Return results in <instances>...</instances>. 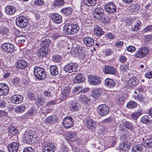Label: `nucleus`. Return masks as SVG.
Returning <instances> with one entry per match:
<instances>
[{"instance_id":"obj_1","label":"nucleus","mask_w":152,"mask_h":152,"mask_svg":"<svg viewBox=\"0 0 152 152\" xmlns=\"http://www.w3.org/2000/svg\"><path fill=\"white\" fill-rule=\"evenodd\" d=\"M79 29L77 24H67L64 27V31L66 35H73L77 33Z\"/></svg>"},{"instance_id":"obj_2","label":"nucleus","mask_w":152,"mask_h":152,"mask_svg":"<svg viewBox=\"0 0 152 152\" xmlns=\"http://www.w3.org/2000/svg\"><path fill=\"white\" fill-rule=\"evenodd\" d=\"M34 132L28 130L24 132L23 136V140L26 143L30 144L32 142L34 137Z\"/></svg>"},{"instance_id":"obj_3","label":"nucleus","mask_w":152,"mask_h":152,"mask_svg":"<svg viewBox=\"0 0 152 152\" xmlns=\"http://www.w3.org/2000/svg\"><path fill=\"white\" fill-rule=\"evenodd\" d=\"M34 73L35 77L38 79L41 80L45 77V72L43 68L35 67L34 69Z\"/></svg>"},{"instance_id":"obj_4","label":"nucleus","mask_w":152,"mask_h":152,"mask_svg":"<svg viewBox=\"0 0 152 152\" xmlns=\"http://www.w3.org/2000/svg\"><path fill=\"white\" fill-rule=\"evenodd\" d=\"M16 23L17 26L21 28H24L28 24V19L26 17L21 16L16 19Z\"/></svg>"},{"instance_id":"obj_5","label":"nucleus","mask_w":152,"mask_h":152,"mask_svg":"<svg viewBox=\"0 0 152 152\" xmlns=\"http://www.w3.org/2000/svg\"><path fill=\"white\" fill-rule=\"evenodd\" d=\"M1 48L3 51L8 53H12L15 49L14 45L12 43L9 42L2 44L1 46Z\"/></svg>"},{"instance_id":"obj_6","label":"nucleus","mask_w":152,"mask_h":152,"mask_svg":"<svg viewBox=\"0 0 152 152\" xmlns=\"http://www.w3.org/2000/svg\"><path fill=\"white\" fill-rule=\"evenodd\" d=\"M148 52V49L146 47H142L136 51L135 56L137 58H142L147 55Z\"/></svg>"},{"instance_id":"obj_7","label":"nucleus","mask_w":152,"mask_h":152,"mask_svg":"<svg viewBox=\"0 0 152 152\" xmlns=\"http://www.w3.org/2000/svg\"><path fill=\"white\" fill-rule=\"evenodd\" d=\"M98 113L102 116L106 115L109 112L108 108L105 104H101L99 106L97 109Z\"/></svg>"},{"instance_id":"obj_8","label":"nucleus","mask_w":152,"mask_h":152,"mask_svg":"<svg viewBox=\"0 0 152 152\" xmlns=\"http://www.w3.org/2000/svg\"><path fill=\"white\" fill-rule=\"evenodd\" d=\"M78 66L77 64L72 63L66 65L64 67V69L66 72L71 73L75 71Z\"/></svg>"},{"instance_id":"obj_9","label":"nucleus","mask_w":152,"mask_h":152,"mask_svg":"<svg viewBox=\"0 0 152 152\" xmlns=\"http://www.w3.org/2000/svg\"><path fill=\"white\" fill-rule=\"evenodd\" d=\"M104 9L107 12L110 13H112L115 12L116 8L114 3L110 2L105 4Z\"/></svg>"},{"instance_id":"obj_10","label":"nucleus","mask_w":152,"mask_h":152,"mask_svg":"<svg viewBox=\"0 0 152 152\" xmlns=\"http://www.w3.org/2000/svg\"><path fill=\"white\" fill-rule=\"evenodd\" d=\"M88 81L91 85H99L101 83V79L97 76H90L88 77Z\"/></svg>"},{"instance_id":"obj_11","label":"nucleus","mask_w":152,"mask_h":152,"mask_svg":"<svg viewBox=\"0 0 152 152\" xmlns=\"http://www.w3.org/2000/svg\"><path fill=\"white\" fill-rule=\"evenodd\" d=\"M62 124L64 127L66 129L71 127L73 124V119L70 117L67 116L63 119Z\"/></svg>"},{"instance_id":"obj_12","label":"nucleus","mask_w":152,"mask_h":152,"mask_svg":"<svg viewBox=\"0 0 152 152\" xmlns=\"http://www.w3.org/2000/svg\"><path fill=\"white\" fill-rule=\"evenodd\" d=\"M70 88L68 86L63 87L61 90V99L63 100L70 95Z\"/></svg>"},{"instance_id":"obj_13","label":"nucleus","mask_w":152,"mask_h":152,"mask_svg":"<svg viewBox=\"0 0 152 152\" xmlns=\"http://www.w3.org/2000/svg\"><path fill=\"white\" fill-rule=\"evenodd\" d=\"M104 71L107 74L115 75L117 73L116 69L112 66L105 65L104 68Z\"/></svg>"},{"instance_id":"obj_14","label":"nucleus","mask_w":152,"mask_h":152,"mask_svg":"<svg viewBox=\"0 0 152 152\" xmlns=\"http://www.w3.org/2000/svg\"><path fill=\"white\" fill-rule=\"evenodd\" d=\"M55 148L56 146L52 143L44 144L42 148V152H54Z\"/></svg>"},{"instance_id":"obj_15","label":"nucleus","mask_w":152,"mask_h":152,"mask_svg":"<svg viewBox=\"0 0 152 152\" xmlns=\"http://www.w3.org/2000/svg\"><path fill=\"white\" fill-rule=\"evenodd\" d=\"M9 91L8 86L4 83H0V96L7 95Z\"/></svg>"},{"instance_id":"obj_16","label":"nucleus","mask_w":152,"mask_h":152,"mask_svg":"<svg viewBox=\"0 0 152 152\" xmlns=\"http://www.w3.org/2000/svg\"><path fill=\"white\" fill-rule=\"evenodd\" d=\"M19 144L17 142L12 143L8 145V149L9 152H17L19 148Z\"/></svg>"},{"instance_id":"obj_17","label":"nucleus","mask_w":152,"mask_h":152,"mask_svg":"<svg viewBox=\"0 0 152 152\" xmlns=\"http://www.w3.org/2000/svg\"><path fill=\"white\" fill-rule=\"evenodd\" d=\"M51 18L53 22L57 24L61 23L62 21L61 16L57 13L52 14Z\"/></svg>"},{"instance_id":"obj_18","label":"nucleus","mask_w":152,"mask_h":152,"mask_svg":"<svg viewBox=\"0 0 152 152\" xmlns=\"http://www.w3.org/2000/svg\"><path fill=\"white\" fill-rule=\"evenodd\" d=\"M104 12V10L101 8L100 7L96 8L94 12V17L96 19H99L103 15Z\"/></svg>"},{"instance_id":"obj_19","label":"nucleus","mask_w":152,"mask_h":152,"mask_svg":"<svg viewBox=\"0 0 152 152\" xmlns=\"http://www.w3.org/2000/svg\"><path fill=\"white\" fill-rule=\"evenodd\" d=\"M11 99L13 103L18 104L20 103L23 100V97L22 95L18 94L13 96Z\"/></svg>"},{"instance_id":"obj_20","label":"nucleus","mask_w":152,"mask_h":152,"mask_svg":"<svg viewBox=\"0 0 152 152\" xmlns=\"http://www.w3.org/2000/svg\"><path fill=\"white\" fill-rule=\"evenodd\" d=\"M130 143L127 141H124L119 144V148L120 150L128 151L130 148Z\"/></svg>"},{"instance_id":"obj_21","label":"nucleus","mask_w":152,"mask_h":152,"mask_svg":"<svg viewBox=\"0 0 152 152\" xmlns=\"http://www.w3.org/2000/svg\"><path fill=\"white\" fill-rule=\"evenodd\" d=\"M48 54V49L45 48H41L37 51V55L40 58H43Z\"/></svg>"},{"instance_id":"obj_22","label":"nucleus","mask_w":152,"mask_h":152,"mask_svg":"<svg viewBox=\"0 0 152 152\" xmlns=\"http://www.w3.org/2000/svg\"><path fill=\"white\" fill-rule=\"evenodd\" d=\"M84 44L88 47H91L94 43V40L90 37H87L83 39Z\"/></svg>"},{"instance_id":"obj_23","label":"nucleus","mask_w":152,"mask_h":152,"mask_svg":"<svg viewBox=\"0 0 152 152\" xmlns=\"http://www.w3.org/2000/svg\"><path fill=\"white\" fill-rule=\"evenodd\" d=\"M69 107L70 110L74 112L78 111L80 108L79 104L75 101H73L70 103Z\"/></svg>"},{"instance_id":"obj_24","label":"nucleus","mask_w":152,"mask_h":152,"mask_svg":"<svg viewBox=\"0 0 152 152\" xmlns=\"http://www.w3.org/2000/svg\"><path fill=\"white\" fill-rule=\"evenodd\" d=\"M141 121L144 124L152 122V116L150 114L145 115L141 118Z\"/></svg>"},{"instance_id":"obj_25","label":"nucleus","mask_w":152,"mask_h":152,"mask_svg":"<svg viewBox=\"0 0 152 152\" xmlns=\"http://www.w3.org/2000/svg\"><path fill=\"white\" fill-rule=\"evenodd\" d=\"M86 123L87 128L90 129H93L96 125V122L91 119L87 120Z\"/></svg>"},{"instance_id":"obj_26","label":"nucleus","mask_w":152,"mask_h":152,"mask_svg":"<svg viewBox=\"0 0 152 152\" xmlns=\"http://www.w3.org/2000/svg\"><path fill=\"white\" fill-rule=\"evenodd\" d=\"M28 65L27 63L23 60L19 61L17 63L16 67L20 69H23L26 68Z\"/></svg>"},{"instance_id":"obj_27","label":"nucleus","mask_w":152,"mask_h":152,"mask_svg":"<svg viewBox=\"0 0 152 152\" xmlns=\"http://www.w3.org/2000/svg\"><path fill=\"white\" fill-rule=\"evenodd\" d=\"M138 82V80L134 76L128 81L127 84L129 86H132L137 85Z\"/></svg>"},{"instance_id":"obj_28","label":"nucleus","mask_w":152,"mask_h":152,"mask_svg":"<svg viewBox=\"0 0 152 152\" xmlns=\"http://www.w3.org/2000/svg\"><path fill=\"white\" fill-rule=\"evenodd\" d=\"M15 11L16 8L12 6H8L5 8V12L7 14L9 15L13 14Z\"/></svg>"},{"instance_id":"obj_29","label":"nucleus","mask_w":152,"mask_h":152,"mask_svg":"<svg viewBox=\"0 0 152 152\" xmlns=\"http://www.w3.org/2000/svg\"><path fill=\"white\" fill-rule=\"evenodd\" d=\"M106 86L109 88H112L114 86L115 83L113 79L110 78H107L105 81Z\"/></svg>"},{"instance_id":"obj_30","label":"nucleus","mask_w":152,"mask_h":152,"mask_svg":"<svg viewBox=\"0 0 152 152\" xmlns=\"http://www.w3.org/2000/svg\"><path fill=\"white\" fill-rule=\"evenodd\" d=\"M84 78L81 74H79L76 76L73 80L75 83H80L84 81Z\"/></svg>"},{"instance_id":"obj_31","label":"nucleus","mask_w":152,"mask_h":152,"mask_svg":"<svg viewBox=\"0 0 152 152\" xmlns=\"http://www.w3.org/2000/svg\"><path fill=\"white\" fill-rule=\"evenodd\" d=\"M94 34L98 36H101L104 33L102 28L98 26H96L94 27Z\"/></svg>"},{"instance_id":"obj_32","label":"nucleus","mask_w":152,"mask_h":152,"mask_svg":"<svg viewBox=\"0 0 152 152\" xmlns=\"http://www.w3.org/2000/svg\"><path fill=\"white\" fill-rule=\"evenodd\" d=\"M130 11L132 12L137 13L140 9V7L139 4H133L131 7Z\"/></svg>"},{"instance_id":"obj_33","label":"nucleus","mask_w":152,"mask_h":152,"mask_svg":"<svg viewBox=\"0 0 152 152\" xmlns=\"http://www.w3.org/2000/svg\"><path fill=\"white\" fill-rule=\"evenodd\" d=\"M57 120L56 116L51 115L47 117L45 120V122L46 123L49 124H51L55 122Z\"/></svg>"},{"instance_id":"obj_34","label":"nucleus","mask_w":152,"mask_h":152,"mask_svg":"<svg viewBox=\"0 0 152 152\" xmlns=\"http://www.w3.org/2000/svg\"><path fill=\"white\" fill-rule=\"evenodd\" d=\"M50 70L51 74L53 75H56L58 74V69L56 65L50 66Z\"/></svg>"},{"instance_id":"obj_35","label":"nucleus","mask_w":152,"mask_h":152,"mask_svg":"<svg viewBox=\"0 0 152 152\" xmlns=\"http://www.w3.org/2000/svg\"><path fill=\"white\" fill-rule=\"evenodd\" d=\"M72 10L70 7H67L63 8L61 10V12L64 15H68L72 14Z\"/></svg>"},{"instance_id":"obj_36","label":"nucleus","mask_w":152,"mask_h":152,"mask_svg":"<svg viewBox=\"0 0 152 152\" xmlns=\"http://www.w3.org/2000/svg\"><path fill=\"white\" fill-rule=\"evenodd\" d=\"M142 111L141 110L133 113L131 115V117L134 120L137 119L142 113Z\"/></svg>"},{"instance_id":"obj_37","label":"nucleus","mask_w":152,"mask_h":152,"mask_svg":"<svg viewBox=\"0 0 152 152\" xmlns=\"http://www.w3.org/2000/svg\"><path fill=\"white\" fill-rule=\"evenodd\" d=\"M138 105L137 103L134 101H131L128 102L126 105L127 107L129 109L135 108Z\"/></svg>"},{"instance_id":"obj_38","label":"nucleus","mask_w":152,"mask_h":152,"mask_svg":"<svg viewBox=\"0 0 152 152\" xmlns=\"http://www.w3.org/2000/svg\"><path fill=\"white\" fill-rule=\"evenodd\" d=\"M50 39H45L41 42L40 46L42 48H47L50 46Z\"/></svg>"},{"instance_id":"obj_39","label":"nucleus","mask_w":152,"mask_h":152,"mask_svg":"<svg viewBox=\"0 0 152 152\" xmlns=\"http://www.w3.org/2000/svg\"><path fill=\"white\" fill-rule=\"evenodd\" d=\"M84 3L88 6H93L96 3V0H83Z\"/></svg>"},{"instance_id":"obj_40","label":"nucleus","mask_w":152,"mask_h":152,"mask_svg":"<svg viewBox=\"0 0 152 152\" xmlns=\"http://www.w3.org/2000/svg\"><path fill=\"white\" fill-rule=\"evenodd\" d=\"M143 146L141 145H134L132 148V152H141L142 150Z\"/></svg>"},{"instance_id":"obj_41","label":"nucleus","mask_w":152,"mask_h":152,"mask_svg":"<svg viewBox=\"0 0 152 152\" xmlns=\"http://www.w3.org/2000/svg\"><path fill=\"white\" fill-rule=\"evenodd\" d=\"M101 91L98 89H96L92 93L91 96L94 98L99 97L101 94Z\"/></svg>"},{"instance_id":"obj_42","label":"nucleus","mask_w":152,"mask_h":152,"mask_svg":"<svg viewBox=\"0 0 152 152\" xmlns=\"http://www.w3.org/2000/svg\"><path fill=\"white\" fill-rule=\"evenodd\" d=\"M82 88L81 86H76L73 89L72 91V95H74L76 94L82 92Z\"/></svg>"},{"instance_id":"obj_43","label":"nucleus","mask_w":152,"mask_h":152,"mask_svg":"<svg viewBox=\"0 0 152 152\" xmlns=\"http://www.w3.org/2000/svg\"><path fill=\"white\" fill-rule=\"evenodd\" d=\"M9 131L10 134L13 135H16L18 133V130L12 126L9 127Z\"/></svg>"},{"instance_id":"obj_44","label":"nucleus","mask_w":152,"mask_h":152,"mask_svg":"<svg viewBox=\"0 0 152 152\" xmlns=\"http://www.w3.org/2000/svg\"><path fill=\"white\" fill-rule=\"evenodd\" d=\"M76 134L75 132H70L68 134V137L71 141L75 140H76Z\"/></svg>"},{"instance_id":"obj_45","label":"nucleus","mask_w":152,"mask_h":152,"mask_svg":"<svg viewBox=\"0 0 152 152\" xmlns=\"http://www.w3.org/2000/svg\"><path fill=\"white\" fill-rule=\"evenodd\" d=\"M142 25L141 23L139 21H138L135 24L134 26L132 28V30L134 31H137L140 28V26Z\"/></svg>"},{"instance_id":"obj_46","label":"nucleus","mask_w":152,"mask_h":152,"mask_svg":"<svg viewBox=\"0 0 152 152\" xmlns=\"http://www.w3.org/2000/svg\"><path fill=\"white\" fill-rule=\"evenodd\" d=\"M15 110L17 113H22L25 111V106L23 105H20L16 107Z\"/></svg>"},{"instance_id":"obj_47","label":"nucleus","mask_w":152,"mask_h":152,"mask_svg":"<svg viewBox=\"0 0 152 152\" xmlns=\"http://www.w3.org/2000/svg\"><path fill=\"white\" fill-rule=\"evenodd\" d=\"M64 0H55L54 5L56 6L59 7L64 5Z\"/></svg>"},{"instance_id":"obj_48","label":"nucleus","mask_w":152,"mask_h":152,"mask_svg":"<svg viewBox=\"0 0 152 152\" xmlns=\"http://www.w3.org/2000/svg\"><path fill=\"white\" fill-rule=\"evenodd\" d=\"M145 145L147 148L152 147V138H149L146 140Z\"/></svg>"},{"instance_id":"obj_49","label":"nucleus","mask_w":152,"mask_h":152,"mask_svg":"<svg viewBox=\"0 0 152 152\" xmlns=\"http://www.w3.org/2000/svg\"><path fill=\"white\" fill-rule=\"evenodd\" d=\"M53 60L55 62L59 63L61 59V56L59 55H54L52 58Z\"/></svg>"},{"instance_id":"obj_50","label":"nucleus","mask_w":152,"mask_h":152,"mask_svg":"<svg viewBox=\"0 0 152 152\" xmlns=\"http://www.w3.org/2000/svg\"><path fill=\"white\" fill-rule=\"evenodd\" d=\"M134 97L135 99L138 100L140 102H142L144 100V97L141 94H139L136 95H134Z\"/></svg>"},{"instance_id":"obj_51","label":"nucleus","mask_w":152,"mask_h":152,"mask_svg":"<svg viewBox=\"0 0 152 152\" xmlns=\"http://www.w3.org/2000/svg\"><path fill=\"white\" fill-rule=\"evenodd\" d=\"M79 100L83 104L85 103L88 100L86 96L83 94L79 96Z\"/></svg>"},{"instance_id":"obj_52","label":"nucleus","mask_w":152,"mask_h":152,"mask_svg":"<svg viewBox=\"0 0 152 152\" xmlns=\"http://www.w3.org/2000/svg\"><path fill=\"white\" fill-rule=\"evenodd\" d=\"M124 126L126 128L130 131H132L133 129L132 124L129 122H126L124 124Z\"/></svg>"},{"instance_id":"obj_53","label":"nucleus","mask_w":152,"mask_h":152,"mask_svg":"<svg viewBox=\"0 0 152 152\" xmlns=\"http://www.w3.org/2000/svg\"><path fill=\"white\" fill-rule=\"evenodd\" d=\"M43 98L41 96L38 97L35 99L36 104L37 105H41L43 102Z\"/></svg>"},{"instance_id":"obj_54","label":"nucleus","mask_w":152,"mask_h":152,"mask_svg":"<svg viewBox=\"0 0 152 152\" xmlns=\"http://www.w3.org/2000/svg\"><path fill=\"white\" fill-rule=\"evenodd\" d=\"M129 69V68L125 65H122L120 66V70L123 73L128 71Z\"/></svg>"},{"instance_id":"obj_55","label":"nucleus","mask_w":152,"mask_h":152,"mask_svg":"<svg viewBox=\"0 0 152 152\" xmlns=\"http://www.w3.org/2000/svg\"><path fill=\"white\" fill-rule=\"evenodd\" d=\"M51 110L50 109H48L47 107H45V108L42 109L39 111L40 113H42L46 115V113L48 114L50 112Z\"/></svg>"},{"instance_id":"obj_56","label":"nucleus","mask_w":152,"mask_h":152,"mask_svg":"<svg viewBox=\"0 0 152 152\" xmlns=\"http://www.w3.org/2000/svg\"><path fill=\"white\" fill-rule=\"evenodd\" d=\"M105 37L110 39H113L115 38L114 34L111 33H107L105 35Z\"/></svg>"},{"instance_id":"obj_57","label":"nucleus","mask_w":152,"mask_h":152,"mask_svg":"<svg viewBox=\"0 0 152 152\" xmlns=\"http://www.w3.org/2000/svg\"><path fill=\"white\" fill-rule=\"evenodd\" d=\"M60 37V35L58 33L56 32L53 33L51 35V38L53 40H55Z\"/></svg>"},{"instance_id":"obj_58","label":"nucleus","mask_w":152,"mask_h":152,"mask_svg":"<svg viewBox=\"0 0 152 152\" xmlns=\"http://www.w3.org/2000/svg\"><path fill=\"white\" fill-rule=\"evenodd\" d=\"M114 44L115 47L118 48H121L123 46L124 43L122 41H119L115 43Z\"/></svg>"},{"instance_id":"obj_59","label":"nucleus","mask_w":152,"mask_h":152,"mask_svg":"<svg viewBox=\"0 0 152 152\" xmlns=\"http://www.w3.org/2000/svg\"><path fill=\"white\" fill-rule=\"evenodd\" d=\"M103 23L105 24H107L108 23L110 20V18L107 17L104 18L102 20Z\"/></svg>"},{"instance_id":"obj_60","label":"nucleus","mask_w":152,"mask_h":152,"mask_svg":"<svg viewBox=\"0 0 152 152\" xmlns=\"http://www.w3.org/2000/svg\"><path fill=\"white\" fill-rule=\"evenodd\" d=\"M34 4L37 6L42 5L44 4V2L42 0H37L35 1Z\"/></svg>"},{"instance_id":"obj_61","label":"nucleus","mask_w":152,"mask_h":152,"mask_svg":"<svg viewBox=\"0 0 152 152\" xmlns=\"http://www.w3.org/2000/svg\"><path fill=\"white\" fill-rule=\"evenodd\" d=\"M34 149L32 147H28L24 149L23 152H33Z\"/></svg>"},{"instance_id":"obj_62","label":"nucleus","mask_w":152,"mask_h":152,"mask_svg":"<svg viewBox=\"0 0 152 152\" xmlns=\"http://www.w3.org/2000/svg\"><path fill=\"white\" fill-rule=\"evenodd\" d=\"M127 49L128 51L132 52H134L136 50V48L133 46H129L127 47Z\"/></svg>"},{"instance_id":"obj_63","label":"nucleus","mask_w":152,"mask_h":152,"mask_svg":"<svg viewBox=\"0 0 152 152\" xmlns=\"http://www.w3.org/2000/svg\"><path fill=\"white\" fill-rule=\"evenodd\" d=\"M119 61L121 63H124L126 60V58L125 56H121L119 58Z\"/></svg>"},{"instance_id":"obj_64","label":"nucleus","mask_w":152,"mask_h":152,"mask_svg":"<svg viewBox=\"0 0 152 152\" xmlns=\"http://www.w3.org/2000/svg\"><path fill=\"white\" fill-rule=\"evenodd\" d=\"M145 76L148 78H152V71L148 72L145 74Z\"/></svg>"}]
</instances>
